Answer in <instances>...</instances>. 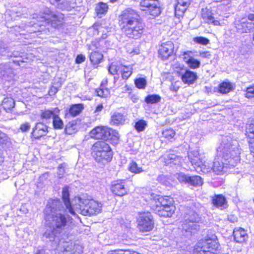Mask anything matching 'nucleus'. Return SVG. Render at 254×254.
<instances>
[{"label": "nucleus", "mask_w": 254, "mask_h": 254, "mask_svg": "<svg viewBox=\"0 0 254 254\" xmlns=\"http://www.w3.org/2000/svg\"><path fill=\"white\" fill-rule=\"evenodd\" d=\"M236 27L237 28V31H239L240 30V28L238 27H237V26H236Z\"/></svg>", "instance_id": "obj_61"}, {"label": "nucleus", "mask_w": 254, "mask_h": 254, "mask_svg": "<svg viewBox=\"0 0 254 254\" xmlns=\"http://www.w3.org/2000/svg\"><path fill=\"white\" fill-rule=\"evenodd\" d=\"M128 170L134 174H139L143 172L142 168L138 166L137 163L134 161H132L129 163L128 166Z\"/></svg>", "instance_id": "obj_42"}, {"label": "nucleus", "mask_w": 254, "mask_h": 254, "mask_svg": "<svg viewBox=\"0 0 254 254\" xmlns=\"http://www.w3.org/2000/svg\"><path fill=\"white\" fill-rule=\"evenodd\" d=\"M35 254H45V252L43 249L38 250Z\"/></svg>", "instance_id": "obj_58"}, {"label": "nucleus", "mask_w": 254, "mask_h": 254, "mask_svg": "<svg viewBox=\"0 0 254 254\" xmlns=\"http://www.w3.org/2000/svg\"><path fill=\"white\" fill-rule=\"evenodd\" d=\"M103 105L102 104H99L97 105L95 108L94 112L95 113L100 112L103 109Z\"/></svg>", "instance_id": "obj_55"}, {"label": "nucleus", "mask_w": 254, "mask_h": 254, "mask_svg": "<svg viewBox=\"0 0 254 254\" xmlns=\"http://www.w3.org/2000/svg\"><path fill=\"white\" fill-rule=\"evenodd\" d=\"M78 206L80 213L84 216H91L101 212L102 203L93 198L78 197Z\"/></svg>", "instance_id": "obj_7"}, {"label": "nucleus", "mask_w": 254, "mask_h": 254, "mask_svg": "<svg viewBox=\"0 0 254 254\" xmlns=\"http://www.w3.org/2000/svg\"><path fill=\"white\" fill-rule=\"evenodd\" d=\"M191 54L192 52L191 51H187L184 52L183 55L184 56L183 60L186 63V61H187L188 59H190L192 58L191 56Z\"/></svg>", "instance_id": "obj_54"}, {"label": "nucleus", "mask_w": 254, "mask_h": 254, "mask_svg": "<svg viewBox=\"0 0 254 254\" xmlns=\"http://www.w3.org/2000/svg\"><path fill=\"white\" fill-rule=\"evenodd\" d=\"M30 127L31 126L29 123H23L20 125L19 129L22 132H26L29 130Z\"/></svg>", "instance_id": "obj_51"}, {"label": "nucleus", "mask_w": 254, "mask_h": 254, "mask_svg": "<svg viewBox=\"0 0 254 254\" xmlns=\"http://www.w3.org/2000/svg\"><path fill=\"white\" fill-rule=\"evenodd\" d=\"M139 5L142 11L153 18L158 16L162 11L158 0H140Z\"/></svg>", "instance_id": "obj_10"}, {"label": "nucleus", "mask_w": 254, "mask_h": 254, "mask_svg": "<svg viewBox=\"0 0 254 254\" xmlns=\"http://www.w3.org/2000/svg\"><path fill=\"white\" fill-rule=\"evenodd\" d=\"M118 0H110V2L111 3H114L116 2Z\"/></svg>", "instance_id": "obj_60"}, {"label": "nucleus", "mask_w": 254, "mask_h": 254, "mask_svg": "<svg viewBox=\"0 0 254 254\" xmlns=\"http://www.w3.org/2000/svg\"><path fill=\"white\" fill-rule=\"evenodd\" d=\"M84 109V105L82 103L73 104L69 106L65 117L69 115L72 117H75L79 115Z\"/></svg>", "instance_id": "obj_29"}, {"label": "nucleus", "mask_w": 254, "mask_h": 254, "mask_svg": "<svg viewBox=\"0 0 254 254\" xmlns=\"http://www.w3.org/2000/svg\"><path fill=\"white\" fill-rule=\"evenodd\" d=\"M182 178L183 181L185 183H188L194 187L201 186L203 183L201 177L197 175L189 176L184 175L182 176Z\"/></svg>", "instance_id": "obj_28"}, {"label": "nucleus", "mask_w": 254, "mask_h": 254, "mask_svg": "<svg viewBox=\"0 0 254 254\" xmlns=\"http://www.w3.org/2000/svg\"><path fill=\"white\" fill-rule=\"evenodd\" d=\"M200 16L204 23L214 26L221 25L220 20L215 19L212 10L207 7L201 8Z\"/></svg>", "instance_id": "obj_18"}, {"label": "nucleus", "mask_w": 254, "mask_h": 254, "mask_svg": "<svg viewBox=\"0 0 254 254\" xmlns=\"http://www.w3.org/2000/svg\"><path fill=\"white\" fill-rule=\"evenodd\" d=\"M127 53L131 56H133L134 55L139 54L140 53V50L138 47H136L132 49L128 48L127 50Z\"/></svg>", "instance_id": "obj_52"}, {"label": "nucleus", "mask_w": 254, "mask_h": 254, "mask_svg": "<svg viewBox=\"0 0 254 254\" xmlns=\"http://www.w3.org/2000/svg\"><path fill=\"white\" fill-rule=\"evenodd\" d=\"M60 110L58 108L54 109H45L41 110L40 112V118L42 120H49L52 119L56 114H59Z\"/></svg>", "instance_id": "obj_31"}, {"label": "nucleus", "mask_w": 254, "mask_h": 254, "mask_svg": "<svg viewBox=\"0 0 254 254\" xmlns=\"http://www.w3.org/2000/svg\"><path fill=\"white\" fill-rule=\"evenodd\" d=\"M77 130L76 123L72 121L68 122L65 126L64 132L66 134L71 135L76 133Z\"/></svg>", "instance_id": "obj_38"}, {"label": "nucleus", "mask_w": 254, "mask_h": 254, "mask_svg": "<svg viewBox=\"0 0 254 254\" xmlns=\"http://www.w3.org/2000/svg\"><path fill=\"white\" fill-rule=\"evenodd\" d=\"M242 24H243V23H240V25H241V26H242ZM237 25H238V26H239V24H237Z\"/></svg>", "instance_id": "obj_62"}, {"label": "nucleus", "mask_w": 254, "mask_h": 254, "mask_svg": "<svg viewBox=\"0 0 254 254\" xmlns=\"http://www.w3.org/2000/svg\"><path fill=\"white\" fill-rule=\"evenodd\" d=\"M80 251L79 245L71 241L66 242L62 254H80Z\"/></svg>", "instance_id": "obj_26"}, {"label": "nucleus", "mask_w": 254, "mask_h": 254, "mask_svg": "<svg viewBox=\"0 0 254 254\" xmlns=\"http://www.w3.org/2000/svg\"><path fill=\"white\" fill-rule=\"evenodd\" d=\"M186 64L188 65L190 68L191 69H196L200 66V63L199 61L193 58L190 59H188L186 61Z\"/></svg>", "instance_id": "obj_45"}, {"label": "nucleus", "mask_w": 254, "mask_h": 254, "mask_svg": "<svg viewBox=\"0 0 254 254\" xmlns=\"http://www.w3.org/2000/svg\"><path fill=\"white\" fill-rule=\"evenodd\" d=\"M193 41L196 44L207 45L210 43V40L204 37L197 36L193 38Z\"/></svg>", "instance_id": "obj_48"}, {"label": "nucleus", "mask_w": 254, "mask_h": 254, "mask_svg": "<svg viewBox=\"0 0 254 254\" xmlns=\"http://www.w3.org/2000/svg\"><path fill=\"white\" fill-rule=\"evenodd\" d=\"M108 254H140L134 251H130L129 250H115L111 251Z\"/></svg>", "instance_id": "obj_49"}, {"label": "nucleus", "mask_w": 254, "mask_h": 254, "mask_svg": "<svg viewBox=\"0 0 254 254\" xmlns=\"http://www.w3.org/2000/svg\"><path fill=\"white\" fill-rule=\"evenodd\" d=\"M1 106L6 112H10L15 106L14 99L10 96H6L1 101Z\"/></svg>", "instance_id": "obj_32"}, {"label": "nucleus", "mask_w": 254, "mask_h": 254, "mask_svg": "<svg viewBox=\"0 0 254 254\" xmlns=\"http://www.w3.org/2000/svg\"><path fill=\"white\" fill-rule=\"evenodd\" d=\"M85 56L83 54H78L75 59V63L77 64H80L85 61Z\"/></svg>", "instance_id": "obj_53"}, {"label": "nucleus", "mask_w": 254, "mask_h": 254, "mask_svg": "<svg viewBox=\"0 0 254 254\" xmlns=\"http://www.w3.org/2000/svg\"><path fill=\"white\" fill-rule=\"evenodd\" d=\"M176 52L175 44L171 41L161 43L157 49L158 57L163 61L175 57Z\"/></svg>", "instance_id": "obj_11"}, {"label": "nucleus", "mask_w": 254, "mask_h": 254, "mask_svg": "<svg viewBox=\"0 0 254 254\" xmlns=\"http://www.w3.org/2000/svg\"><path fill=\"white\" fill-rule=\"evenodd\" d=\"M234 84L229 81H223L220 82L217 88L215 91L221 94H227L234 90Z\"/></svg>", "instance_id": "obj_24"}, {"label": "nucleus", "mask_w": 254, "mask_h": 254, "mask_svg": "<svg viewBox=\"0 0 254 254\" xmlns=\"http://www.w3.org/2000/svg\"><path fill=\"white\" fill-rule=\"evenodd\" d=\"M62 207V204L59 198H51L48 200L46 206V212L45 214H49L48 212H50L51 214L54 213V212L58 213L57 211L60 210Z\"/></svg>", "instance_id": "obj_21"}, {"label": "nucleus", "mask_w": 254, "mask_h": 254, "mask_svg": "<svg viewBox=\"0 0 254 254\" xmlns=\"http://www.w3.org/2000/svg\"><path fill=\"white\" fill-rule=\"evenodd\" d=\"M135 86L138 89H144L146 86V81L144 78L139 77L134 80Z\"/></svg>", "instance_id": "obj_47"}, {"label": "nucleus", "mask_w": 254, "mask_h": 254, "mask_svg": "<svg viewBox=\"0 0 254 254\" xmlns=\"http://www.w3.org/2000/svg\"><path fill=\"white\" fill-rule=\"evenodd\" d=\"M245 97L248 99L254 98V84L249 85L246 88Z\"/></svg>", "instance_id": "obj_46"}, {"label": "nucleus", "mask_w": 254, "mask_h": 254, "mask_svg": "<svg viewBox=\"0 0 254 254\" xmlns=\"http://www.w3.org/2000/svg\"><path fill=\"white\" fill-rule=\"evenodd\" d=\"M212 203L217 207L224 206L227 205V201L222 194H215L211 200Z\"/></svg>", "instance_id": "obj_34"}, {"label": "nucleus", "mask_w": 254, "mask_h": 254, "mask_svg": "<svg viewBox=\"0 0 254 254\" xmlns=\"http://www.w3.org/2000/svg\"><path fill=\"white\" fill-rule=\"evenodd\" d=\"M150 208L154 213L162 218L171 217L176 210L173 198L167 195L153 198Z\"/></svg>", "instance_id": "obj_2"}, {"label": "nucleus", "mask_w": 254, "mask_h": 254, "mask_svg": "<svg viewBox=\"0 0 254 254\" xmlns=\"http://www.w3.org/2000/svg\"><path fill=\"white\" fill-rule=\"evenodd\" d=\"M126 120V116L121 113L115 112L111 116L110 124L114 126H122Z\"/></svg>", "instance_id": "obj_27"}, {"label": "nucleus", "mask_w": 254, "mask_h": 254, "mask_svg": "<svg viewBox=\"0 0 254 254\" xmlns=\"http://www.w3.org/2000/svg\"><path fill=\"white\" fill-rule=\"evenodd\" d=\"M91 155L96 162L105 166L112 161L114 152L107 142L97 141L91 147Z\"/></svg>", "instance_id": "obj_4"}, {"label": "nucleus", "mask_w": 254, "mask_h": 254, "mask_svg": "<svg viewBox=\"0 0 254 254\" xmlns=\"http://www.w3.org/2000/svg\"><path fill=\"white\" fill-rule=\"evenodd\" d=\"M118 25L124 35L129 39L137 40L144 34L145 25L137 12L126 9L118 16Z\"/></svg>", "instance_id": "obj_1"}, {"label": "nucleus", "mask_w": 254, "mask_h": 254, "mask_svg": "<svg viewBox=\"0 0 254 254\" xmlns=\"http://www.w3.org/2000/svg\"><path fill=\"white\" fill-rule=\"evenodd\" d=\"M147 126V122L145 120H139L135 123L134 128L138 132H140L143 131Z\"/></svg>", "instance_id": "obj_44"}, {"label": "nucleus", "mask_w": 254, "mask_h": 254, "mask_svg": "<svg viewBox=\"0 0 254 254\" xmlns=\"http://www.w3.org/2000/svg\"><path fill=\"white\" fill-rule=\"evenodd\" d=\"M96 95L102 98H107L111 95V91L109 88L99 87L95 89Z\"/></svg>", "instance_id": "obj_39"}, {"label": "nucleus", "mask_w": 254, "mask_h": 254, "mask_svg": "<svg viewBox=\"0 0 254 254\" xmlns=\"http://www.w3.org/2000/svg\"><path fill=\"white\" fill-rule=\"evenodd\" d=\"M90 138L98 141H108L113 145H117L120 140L119 131L107 126H97L89 132Z\"/></svg>", "instance_id": "obj_5"}, {"label": "nucleus", "mask_w": 254, "mask_h": 254, "mask_svg": "<svg viewBox=\"0 0 254 254\" xmlns=\"http://www.w3.org/2000/svg\"><path fill=\"white\" fill-rule=\"evenodd\" d=\"M110 190L114 196H123L128 194V188L126 186V180L118 179L112 182Z\"/></svg>", "instance_id": "obj_14"}, {"label": "nucleus", "mask_w": 254, "mask_h": 254, "mask_svg": "<svg viewBox=\"0 0 254 254\" xmlns=\"http://www.w3.org/2000/svg\"><path fill=\"white\" fill-rule=\"evenodd\" d=\"M189 158L191 165L197 171H201L203 173H208L210 172L211 169L205 162H203L202 159L198 156H196L194 158L190 157Z\"/></svg>", "instance_id": "obj_20"}, {"label": "nucleus", "mask_w": 254, "mask_h": 254, "mask_svg": "<svg viewBox=\"0 0 254 254\" xmlns=\"http://www.w3.org/2000/svg\"><path fill=\"white\" fill-rule=\"evenodd\" d=\"M248 18L251 21H254V14L250 13L248 15Z\"/></svg>", "instance_id": "obj_57"}, {"label": "nucleus", "mask_w": 254, "mask_h": 254, "mask_svg": "<svg viewBox=\"0 0 254 254\" xmlns=\"http://www.w3.org/2000/svg\"><path fill=\"white\" fill-rule=\"evenodd\" d=\"M199 56L202 59H209L211 54L209 51H201L199 52Z\"/></svg>", "instance_id": "obj_50"}, {"label": "nucleus", "mask_w": 254, "mask_h": 254, "mask_svg": "<svg viewBox=\"0 0 254 254\" xmlns=\"http://www.w3.org/2000/svg\"><path fill=\"white\" fill-rule=\"evenodd\" d=\"M190 0H178L175 7V15L178 18L182 17L189 7Z\"/></svg>", "instance_id": "obj_22"}, {"label": "nucleus", "mask_w": 254, "mask_h": 254, "mask_svg": "<svg viewBox=\"0 0 254 254\" xmlns=\"http://www.w3.org/2000/svg\"><path fill=\"white\" fill-rule=\"evenodd\" d=\"M219 244L215 235L206 236L197 242L192 254H218Z\"/></svg>", "instance_id": "obj_6"}, {"label": "nucleus", "mask_w": 254, "mask_h": 254, "mask_svg": "<svg viewBox=\"0 0 254 254\" xmlns=\"http://www.w3.org/2000/svg\"><path fill=\"white\" fill-rule=\"evenodd\" d=\"M230 144H226L223 157L225 161L226 168H231L236 166L241 161V153L238 148H232Z\"/></svg>", "instance_id": "obj_9"}, {"label": "nucleus", "mask_w": 254, "mask_h": 254, "mask_svg": "<svg viewBox=\"0 0 254 254\" xmlns=\"http://www.w3.org/2000/svg\"><path fill=\"white\" fill-rule=\"evenodd\" d=\"M197 77L195 72L187 69L182 75L181 79L184 83L190 85L193 84L197 79Z\"/></svg>", "instance_id": "obj_30"}, {"label": "nucleus", "mask_w": 254, "mask_h": 254, "mask_svg": "<svg viewBox=\"0 0 254 254\" xmlns=\"http://www.w3.org/2000/svg\"><path fill=\"white\" fill-rule=\"evenodd\" d=\"M100 45L97 40H93L88 45L89 50H92L89 55V60L91 64L94 66H98V64L103 61L104 56L101 52L94 50L99 49Z\"/></svg>", "instance_id": "obj_13"}, {"label": "nucleus", "mask_w": 254, "mask_h": 254, "mask_svg": "<svg viewBox=\"0 0 254 254\" xmlns=\"http://www.w3.org/2000/svg\"><path fill=\"white\" fill-rule=\"evenodd\" d=\"M164 162L167 165H176L181 162V157L172 151L165 158Z\"/></svg>", "instance_id": "obj_35"}, {"label": "nucleus", "mask_w": 254, "mask_h": 254, "mask_svg": "<svg viewBox=\"0 0 254 254\" xmlns=\"http://www.w3.org/2000/svg\"><path fill=\"white\" fill-rule=\"evenodd\" d=\"M144 101L147 104H156L160 102L161 97L157 94L148 95L145 97Z\"/></svg>", "instance_id": "obj_41"}, {"label": "nucleus", "mask_w": 254, "mask_h": 254, "mask_svg": "<svg viewBox=\"0 0 254 254\" xmlns=\"http://www.w3.org/2000/svg\"><path fill=\"white\" fill-rule=\"evenodd\" d=\"M133 96L135 97V98H134V99H135V100H136V98L135 97V95H133Z\"/></svg>", "instance_id": "obj_63"}, {"label": "nucleus", "mask_w": 254, "mask_h": 254, "mask_svg": "<svg viewBox=\"0 0 254 254\" xmlns=\"http://www.w3.org/2000/svg\"><path fill=\"white\" fill-rule=\"evenodd\" d=\"M136 218L137 227L140 232L147 233L152 231L155 228L154 218L149 211H140Z\"/></svg>", "instance_id": "obj_8"}, {"label": "nucleus", "mask_w": 254, "mask_h": 254, "mask_svg": "<svg viewBox=\"0 0 254 254\" xmlns=\"http://www.w3.org/2000/svg\"><path fill=\"white\" fill-rule=\"evenodd\" d=\"M49 127L42 122H39L35 124L30 134L32 140L39 139L46 136L49 132Z\"/></svg>", "instance_id": "obj_17"}, {"label": "nucleus", "mask_w": 254, "mask_h": 254, "mask_svg": "<svg viewBox=\"0 0 254 254\" xmlns=\"http://www.w3.org/2000/svg\"><path fill=\"white\" fill-rule=\"evenodd\" d=\"M45 226L52 228L51 230H46L43 234L44 237L46 238L55 239V237L60 234L62 230L67 224V220L66 216L61 212L49 214L45 213L44 216Z\"/></svg>", "instance_id": "obj_3"}, {"label": "nucleus", "mask_w": 254, "mask_h": 254, "mask_svg": "<svg viewBox=\"0 0 254 254\" xmlns=\"http://www.w3.org/2000/svg\"><path fill=\"white\" fill-rule=\"evenodd\" d=\"M62 82L61 80L54 81L50 87L49 93L52 95H55L61 87Z\"/></svg>", "instance_id": "obj_43"}, {"label": "nucleus", "mask_w": 254, "mask_h": 254, "mask_svg": "<svg viewBox=\"0 0 254 254\" xmlns=\"http://www.w3.org/2000/svg\"><path fill=\"white\" fill-rule=\"evenodd\" d=\"M44 15L41 17L43 21L48 24H50L54 27L62 26L63 21L64 20V17L60 18L57 14L53 13L52 11H49L48 13H44Z\"/></svg>", "instance_id": "obj_19"}, {"label": "nucleus", "mask_w": 254, "mask_h": 254, "mask_svg": "<svg viewBox=\"0 0 254 254\" xmlns=\"http://www.w3.org/2000/svg\"><path fill=\"white\" fill-rule=\"evenodd\" d=\"M59 114L56 113L52 118V125L55 129H62L64 126V122Z\"/></svg>", "instance_id": "obj_37"}, {"label": "nucleus", "mask_w": 254, "mask_h": 254, "mask_svg": "<svg viewBox=\"0 0 254 254\" xmlns=\"http://www.w3.org/2000/svg\"><path fill=\"white\" fill-rule=\"evenodd\" d=\"M175 131L170 127L164 129L162 131V137L165 141H172L175 139Z\"/></svg>", "instance_id": "obj_36"}, {"label": "nucleus", "mask_w": 254, "mask_h": 254, "mask_svg": "<svg viewBox=\"0 0 254 254\" xmlns=\"http://www.w3.org/2000/svg\"><path fill=\"white\" fill-rule=\"evenodd\" d=\"M109 9L108 5L103 2H99L96 8V12L97 15H105Z\"/></svg>", "instance_id": "obj_40"}, {"label": "nucleus", "mask_w": 254, "mask_h": 254, "mask_svg": "<svg viewBox=\"0 0 254 254\" xmlns=\"http://www.w3.org/2000/svg\"><path fill=\"white\" fill-rule=\"evenodd\" d=\"M191 215H192V219L188 218L185 220L182 224L183 231L192 233L199 229V226L198 225L199 215L198 214L192 211Z\"/></svg>", "instance_id": "obj_15"}, {"label": "nucleus", "mask_w": 254, "mask_h": 254, "mask_svg": "<svg viewBox=\"0 0 254 254\" xmlns=\"http://www.w3.org/2000/svg\"><path fill=\"white\" fill-rule=\"evenodd\" d=\"M109 72L112 75L120 73L123 79L127 80L133 73L132 65H125L112 63L108 67Z\"/></svg>", "instance_id": "obj_12"}, {"label": "nucleus", "mask_w": 254, "mask_h": 254, "mask_svg": "<svg viewBox=\"0 0 254 254\" xmlns=\"http://www.w3.org/2000/svg\"><path fill=\"white\" fill-rule=\"evenodd\" d=\"M225 168H226L225 163L218 160H215L213 162L211 170L216 175H221L225 172Z\"/></svg>", "instance_id": "obj_33"}, {"label": "nucleus", "mask_w": 254, "mask_h": 254, "mask_svg": "<svg viewBox=\"0 0 254 254\" xmlns=\"http://www.w3.org/2000/svg\"><path fill=\"white\" fill-rule=\"evenodd\" d=\"M62 199L69 212L73 215L76 214L75 212L71 205L69 198V191L68 186H64L62 189Z\"/></svg>", "instance_id": "obj_23"}, {"label": "nucleus", "mask_w": 254, "mask_h": 254, "mask_svg": "<svg viewBox=\"0 0 254 254\" xmlns=\"http://www.w3.org/2000/svg\"><path fill=\"white\" fill-rule=\"evenodd\" d=\"M245 137L248 144L250 153L254 158V119L246 124Z\"/></svg>", "instance_id": "obj_16"}, {"label": "nucleus", "mask_w": 254, "mask_h": 254, "mask_svg": "<svg viewBox=\"0 0 254 254\" xmlns=\"http://www.w3.org/2000/svg\"><path fill=\"white\" fill-rule=\"evenodd\" d=\"M108 83V80L107 78H104L100 83V87H105Z\"/></svg>", "instance_id": "obj_56"}, {"label": "nucleus", "mask_w": 254, "mask_h": 254, "mask_svg": "<svg viewBox=\"0 0 254 254\" xmlns=\"http://www.w3.org/2000/svg\"><path fill=\"white\" fill-rule=\"evenodd\" d=\"M233 236L234 240L239 243L245 242L248 237L246 231L241 227L234 228L233 231Z\"/></svg>", "instance_id": "obj_25"}, {"label": "nucleus", "mask_w": 254, "mask_h": 254, "mask_svg": "<svg viewBox=\"0 0 254 254\" xmlns=\"http://www.w3.org/2000/svg\"><path fill=\"white\" fill-rule=\"evenodd\" d=\"M126 87L127 88V90L128 91L129 93H130L132 91L131 88L129 87L127 85H126Z\"/></svg>", "instance_id": "obj_59"}]
</instances>
